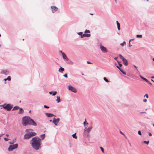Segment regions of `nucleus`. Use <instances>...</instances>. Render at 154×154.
Returning a JSON list of instances; mask_svg holds the SVG:
<instances>
[{
    "instance_id": "nucleus-22",
    "label": "nucleus",
    "mask_w": 154,
    "mask_h": 154,
    "mask_svg": "<svg viewBox=\"0 0 154 154\" xmlns=\"http://www.w3.org/2000/svg\"><path fill=\"white\" fill-rule=\"evenodd\" d=\"M24 111L22 108H20L19 110V113L20 114L23 112Z\"/></svg>"
},
{
    "instance_id": "nucleus-24",
    "label": "nucleus",
    "mask_w": 154,
    "mask_h": 154,
    "mask_svg": "<svg viewBox=\"0 0 154 154\" xmlns=\"http://www.w3.org/2000/svg\"><path fill=\"white\" fill-rule=\"evenodd\" d=\"M40 137L42 138V140H43L45 137V134H43L40 135Z\"/></svg>"
},
{
    "instance_id": "nucleus-12",
    "label": "nucleus",
    "mask_w": 154,
    "mask_h": 154,
    "mask_svg": "<svg viewBox=\"0 0 154 154\" xmlns=\"http://www.w3.org/2000/svg\"><path fill=\"white\" fill-rule=\"evenodd\" d=\"M59 119L57 118L56 120L52 121V122L54 123L56 125H57V124L59 122Z\"/></svg>"
},
{
    "instance_id": "nucleus-6",
    "label": "nucleus",
    "mask_w": 154,
    "mask_h": 154,
    "mask_svg": "<svg viewBox=\"0 0 154 154\" xmlns=\"http://www.w3.org/2000/svg\"><path fill=\"white\" fill-rule=\"evenodd\" d=\"M36 134V133L35 132H31L25 134L24 136V138L25 139H28L32 136H35Z\"/></svg>"
},
{
    "instance_id": "nucleus-60",
    "label": "nucleus",
    "mask_w": 154,
    "mask_h": 154,
    "mask_svg": "<svg viewBox=\"0 0 154 154\" xmlns=\"http://www.w3.org/2000/svg\"><path fill=\"white\" fill-rule=\"evenodd\" d=\"M91 14V15H93V14Z\"/></svg>"
},
{
    "instance_id": "nucleus-28",
    "label": "nucleus",
    "mask_w": 154,
    "mask_h": 154,
    "mask_svg": "<svg viewBox=\"0 0 154 154\" xmlns=\"http://www.w3.org/2000/svg\"><path fill=\"white\" fill-rule=\"evenodd\" d=\"M72 136V137L75 138L76 139L77 138V137L76 136V133H75V134H73Z\"/></svg>"
},
{
    "instance_id": "nucleus-14",
    "label": "nucleus",
    "mask_w": 154,
    "mask_h": 154,
    "mask_svg": "<svg viewBox=\"0 0 154 154\" xmlns=\"http://www.w3.org/2000/svg\"><path fill=\"white\" fill-rule=\"evenodd\" d=\"M46 115L48 117H51L52 116H55L53 114L51 113H46Z\"/></svg>"
},
{
    "instance_id": "nucleus-52",
    "label": "nucleus",
    "mask_w": 154,
    "mask_h": 154,
    "mask_svg": "<svg viewBox=\"0 0 154 154\" xmlns=\"http://www.w3.org/2000/svg\"><path fill=\"white\" fill-rule=\"evenodd\" d=\"M117 57H115V58H114V59H115V60H117Z\"/></svg>"
},
{
    "instance_id": "nucleus-1",
    "label": "nucleus",
    "mask_w": 154,
    "mask_h": 154,
    "mask_svg": "<svg viewBox=\"0 0 154 154\" xmlns=\"http://www.w3.org/2000/svg\"><path fill=\"white\" fill-rule=\"evenodd\" d=\"M22 124L23 126H26L28 125H32L34 126H37V124L29 116H25L22 119Z\"/></svg>"
},
{
    "instance_id": "nucleus-26",
    "label": "nucleus",
    "mask_w": 154,
    "mask_h": 154,
    "mask_svg": "<svg viewBox=\"0 0 154 154\" xmlns=\"http://www.w3.org/2000/svg\"><path fill=\"white\" fill-rule=\"evenodd\" d=\"M83 124L84 125V126L86 127V125H87L88 124V123L85 120V121L84 122Z\"/></svg>"
},
{
    "instance_id": "nucleus-11",
    "label": "nucleus",
    "mask_w": 154,
    "mask_h": 154,
    "mask_svg": "<svg viewBox=\"0 0 154 154\" xmlns=\"http://www.w3.org/2000/svg\"><path fill=\"white\" fill-rule=\"evenodd\" d=\"M1 74H5V75H7L9 74V72L6 70H3L1 72Z\"/></svg>"
},
{
    "instance_id": "nucleus-30",
    "label": "nucleus",
    "mask_w": 154,
    "mask_h": 154,
    "mask_svg": "<svg viewBox=\"0 0 154 154\" xmlns=\"http://www.w3.org/2000/svg\"><path fill=\"white\" fill-rule=\"evenodd\" d=\"M120 58L122 59V60H124L125 58L123 57L121 54H119V55Z\"/></svg>"
},
{
    "instance_id": "nucleus-15",
    "label": "nucleus",
    "mask_w": 154,
    "mask_h": 154,
    "mask_svg": "<svg viewBox=\"0 0 154 154\" xmlns=\"http://www.w3.org/2000/svg\"><path fill=\"white\" fill-rule=\"evenodd\" d=\"M123 62V64L125 66H127L128 64V62L127 60L125 59H124L122 60Z\"/></svg>"
},
{
    "instance_id": "nucleus-32",
    "label": "nucleus",
    "mask_w": 154,
    "mask_h": 154,
    "mask_svg": "<svg viewBox=\"0 0 154 154\" xmlns=\"http://www.w3.org/2000/svg\"><path fill=\"white\" fill-rule=\"evenodd\" d=\"M125 41H124L123 43H121V45L122 46H123L125 44Z\"/></svg>"
},
{
    "instance_id": "nucleus-49",
    "label": "nucleus",
    "mask_w": 154,
    "mask_h": 154,
    "mask_svg": "<svg viewBox=\"0 0 154 154\" xmlns=\"http://www.w3.org/2000/svg\"><path fill=\"white\" fill-rule=\"evenodd\" d=\"M147 82L150 84L151 85V83L150 82H149L148 81V82Z\"/></svg>"
},
{
    "instance_id": "nucleus-17",
    "label": "nucleus",
    "mask_w": 154,
    "mask_h": 154,
    "mask_svg": "<svg viewBox=\"0 0 154 154\" xmlns=\"http://www.w3.org/2000/svg\"><path fill=\"white\" fill-rule=\"evenodd\" d=\"M57 93V92L56 91H55V92H49V94H52V95L53 96H54Z\"/></svg>"
},
{
    "instance_id": "nucleus-39",
    "label": "nucleus",
    "mask_w": 154,
    "mask_h": 154,
    "mask_svg": "<svg viewBox=\"0 0 154 154\" xmlns=\"http://www.w3.org/2000/svg\"><path fill=\"white\" fill-rule=\"evenodd\" d=\"M63 76L64 77H66V78H67V74H65V75H63Z\"/></svg>"
},
{
    "instance_id": "nucleus-44",
    "label": "nucleus",
    "mask_w": 154,
    "mask_h": 154,
    "mask_svg": "<svg viewBox=\"0 0 154 154\" xmlns=\"http://www.w3.org/2000/svg\"><path fill=\"white\" fill-rule=\"evenodd\" d=\"M119 65L120 66V67L122 66V64L119 63Z\"/></svg>"
},
{
    "instance_id": "nucleus-25",
    "label": "nucleus",
    "mask_w": 154,
    "mask_h": 154,
    "mask_svg": "<svg viewBox=\"0 0 154 154\" xmlns=\"http://www.w3.org/2000/svg\"><path fill=\"white\" fill-rule=\"evenodd\" d=\"M149 140H148L147 141H144L143 142H142L141 143H145V144H146L147 145H148L149 143Z\"/></svg>"
},
{
    "instance_id": "nucleus-46",
    "label": "nucleus",
    "mask_w": 154,
    "mask_h": 154,
    "mask_svg": "<svg viewBox=\"0 0 154 154\" xmlns=\"http://www.w3.org/2000/svg\"><path fill=\"white\" fill-rule=\"evenodd\" d=\"M117 68H118V69L120 70H121V68H120L119 66H117Z\"/></svg>"
},
{
    "instance_id": "nucleus-62",
    "label": "nucleus",
    "mask_w": 154,
    "mask_h": 154,
    "mask_svg": "<svg viewBox=\"0 0 154 154\" xmlns=\"http://www.w3.org/2000/svg\"><path fill=\"white\" fill-rule=\"evenodd\" d=\"M31 112V110L29 111V112Z\"/></svg>"
},
{
    "instance_id": "nucleus-13",
    "label": "nucleus",
    "mask_w": 154,
    "mask_h": 154,
    "mask_svg": "<svg viewBox=\"0 0 154 154\" xmlns=\"http://www.w3.org/2000/svg\"><path fill=\"white\" fill-rule=\"evenodd\" d=\"M62 56L63 57V58L64 59L66 60H68V59L67 57L66 56L65 54L64 53H62Z\"/></svg>"
},
{
    "instance_id": "nucleus-27",
    "label": "nucleus",
    "mask_w": 154,
    "mask_h": 154,
    "mask_svg": "<svg viewBox=\"0 0 154 154\" xmlns=\"http://www.w3.org/2000/svg\"><path fill=\"white\" fill-rule=\"evenodd\" d=\"M57 99L56 100V101H57V103H59L60 101V97H57Z\"/></svg>"
},
{
    "instance_id": "nucleus-42",
    "label": "nucleus",
    "mask_w": 154,
    "mask_h": 154,
    "mask_svg": "<svg viewBox=\"0 0 154 154\" xmlns=\"http://www.w3.org/2000/svg\"><path fill=\"white\" fill-rule=\"evenodd\" d=\"M143 101L144 102H146L147 101V100L146 99H144L143 100Z\"/></svg>"
},
{
    "instance_id": "nucleus-40",
    "label": "nucleus",
    "mask_w": 154,
    "mask_h": 154,
    "mask_svg": "<svg viewBox=\"0 0 154 154\" xmlns=\"http://www.w3.org/2000/svg\"><path fill=\"white\" fill-rule=\"evenodd\" d=\"M87 63H88V64H93L92 63H91L89 61H87Z\"/></svg>"
},
{
    "instance_id": "nucleus-20",
    "label": "nucleus",
    "mask_w": 154,
    "mask_h": 154,
    "mask_svg": "<svg viewBox=\"0 0 154 154\" xmlns=\"http://www.w3.org/2000/svg\"><path fill=\"white\" fill-rule=\"evenodd\" d=\"M19 108V107L18 106H15L13 109L12 110H16L17 109H18Z\"/></svg>"
},
{
    "instance_id": "nucleus-18",
    "label": "nucleus",
    "mask_w": 154,
    "mask_h": 154,
    "mask_svg": "<svg viewBox=\"0 0 154 154\" xmlns=\"http://www.w3.org/2000/svg\"><path fill=\"white\" fill-rule=\"evenodd\" d=\"M64 69L63 68L60 67L59 69V71L60 72H63L64 71Z\"/></svg>"
},
{
    "instance_id": "nucleus-8",
    "label": "nucleus",
    "mask_w": 154,
    "mask_h": 154,
    "mask_svg": "<svg viewBox=\"0 0 154 154\" xmlns=\"http://www.w3.org/2000/svg\"><path fill=\"white\" fill-rule=\"evenodd\" d=\"M100 48L101 51L104 52H107V51L106 48L102 46L101 44L100 45Z\"/></svg>"
},
{
    "instance_id": "nucleus-57",
    "label": "nucleus",
    "mask_w": 154,
    "mask_h": 154,
    "mask_svg": "<svg viewBox=\"0 0 154 154\" xmlns=\"http://www.w3.org/2000/svg\"><path fill=\"white\" fill-rule=\"evenodd\" d=\"M152 60L154 61V57L153 58Z\"/></svg>"
},
{
    "instance_id": "nucleus-59",
    "label": "nucleus",
    "mask_w": 154,
    "mask_h": 154,
    "mask_svg": "<svg viewBox=\"0 0 154 154\" xmlns=\"http://www.w3.org/2000/svg\"><path fill=\"white\" fill-rule=\"evenodd\" d=\"M115 1L116 2L117 0H115Z\"/></svg>"
},
{
    "instance_id": "nucleus-53",
    "label": "nucleus",
    "mask_w": 154,
    "mask_h": 154,
    "mask_svg": "<svg viewBox=\"0 0 154 154\" xmlns=\"http://www.w3.org/2000/svg\"><path fill=\"white\" fill-rule=\"evenodd\" d=\"M60 52H61V53H62H62H63V52H62V51H60Z\"/></svg>"
},
{
    "instance_id": "nucleus-43",
    "label": "nucleus",
    "mask_w": 154,
    "mask_h": 154,
    "mask_svg": "<svg viewBox=\"0 0 154 154\" xmlns=\"http://www.w3.org/2000/svg\"><path fill=\"white\" fill-rule=\"evenodd\" d=\"M57 119H56L55 117L53 119V121H55Z\"/></svg>"
},
{
    "instance_id": "nucleus-50",
    "label": "nucleus",
    "mask_w": 154,
    "mask_h": 154,
    "mask_svg": "<svg viewBox=\"0 0 154 154\" xmlns=\"http://www.w3.org/2000/svg\"><path fill=\"white\" fill-rule=\"evenodd\" d=\"M120 133H121V134H123V135H124V134L122 133V131H120Z\"/></svg>"
},
{
    "instance_id": "nucleus-64",
    "label": "nucleus",
    "mask_w": 154,
    "mask_h": 154,
    "mask_svg": "<svg viewBox=\"0 0 154 154\" xmlns=\"http://www.w3.org/2000/svg\"><path fill=\"white\" fill-rule=\"evenodd\" d=\"M153 127H154V124H153Z\"/></svg>"
},
{
    "instance_id": "nucleus-63",
    "label": "nucleus",
    "mask_w": 154,
    "mask_h": 154,
    "mask_svg": "<svg viewBox=\"0 0 154 154\" xmlns=\"http://www.w3.org/2000/svg\"><path fill=\"white\" fill-rule=\"evenodd\" d=\"M1 35L0 34V37L1 36Z\"/></svg>"
},
{
    "instance_id": "nucleus-58",
    "label": "nucleus",
    "mask_w": 154,
    "mask_h": 154,
    "mask_svg": "<svg viewBox=\"0 0 154 154\" xmlns=\"http://www.w3.org/2000/svg\"><path fill=\"white\" fill-rule=\"evenodd\" d=\"M50 122H51L52 121V120H50Z\"/></svg>"
},
{
    "instance_id": "nucleus-51",
    "label": "nucleus",
    "mask_w": 154,
    "mask_h": 154,
    "mask_svg": "<svg viewBox=\"0 0 154 154\" xmlns=\"http://www.w3.org/2000/svg\"><path fill=\"white\" fill-rule=\"evenodd\" d=\"M7 80V79H4V81H6Z\"/></svg>"
},
{
    "instance_id": "nucleus-56",
    "label": "nucleus",
    "mask_w": 154,
    "mask_h": 154,
    "mask_svg": "<svg viewBox=\"0 0 154 154\" xmlns=\"http://www.w3.org/2000/svg\"><path fill=\"white\" fill-rule=\"evenodd\" d=\"M151 81H152L153 82H154V81L153 80L151 79Z\"/></svg>"
},
{
    "instance_id": "nucleus-19",
    "label": "nucleus",
    "mask_w": 154,
    "mask_h": 154,
    "mask_svg": "<svg viewBox=\"0 0 154 154\" xmlns=\"http://www.w3.org/2000/svg\"><path fill=\"white\" fill-rule=\"evenodd\" d=\"M140 77L143 79L146 82H148V80L146 79V78H143L142 76L141 75L140 76Z\"/></svg>"
},
{
    "instance_id": "nucleus-55",
    "label": "nucleus",
    "mask_w": 154,
    "mask_h": 154,
    "mask_svg": "<svg viewBox=\"0 0 154 154\" xmlns=\"http://www.w3.org/2000/svg\"><path fill=\"white\" fill-rule=\"evenodd\" d=\"M151 78H154V77H153V76H152V77H151Z\"/></svg>"
},
{
    "instance_id": "nucleus-33",
    "label": "nucleus",
    "mask_w": 154,
    "mask_h": 154,
    "mask_svg": "<svg viewBox=\"0 0 154 154\" xmlns=\"http://www.w3.org/2000/svg\"><path fill=\"white\" fill-rule=\"evenodd\" d=\"M100 148L101 149L102 152L104 153V149L102 147H100Z\"/></svg>"
},
{
    "instance_id": "nucleus-48",
    "label": "nucleus",
    "mask_w": 154,
    "mask_h": 154,
    "mask_svg": "<svg viewBox=\"0 0 154 154\" xmlns=\"http://www.w3.org/2000/svg\"><path fill=\"white\" fill-rule=\"evenodd\" d=\"M134 67H135V68L137 69V70H137V66H135V65H134Z\"/></svg>"
},
{
    "instance_id": "nucleus-10",
    "label": "nucleus",
    "mask_w": 154,
    "mask_h": 154,
    "mask_svg": "<svg viewBox=\"0 0 154 154\" xmlns=\"http://www.w3.org/2000/svg\"><path fill=\"white\" fill-rule=\"evenodd\" d=\"M51 8L52 9V12L54 13L57 10V7L54 6H51Z\"/></svg>"
},
{
    "instance_id": "nucleus-3",
    "label": "nucleus",
    "mask_w": 154,
    "mask_h": 154,
    "mask_svg": "<svg viewBox=\"0 0 154 154\" xmlns=\"http://www.w3.org/2000/svg\"><path fill=\"white\" fill-rule=\"evenodd\" d=\"M90 31L89 30H86L85 31V33L82 35L83 33L82 32H80L78 33V34L81 35V38H83L84 37H88L91 36V34H87L90 33Z\"/></svg>"
},
{
    "instance_id": "nucleus-4",
    "label": "nucleus",
    "mask_w": 154,
    "mask_h": 154,
    "mask_svg": "<svg viewBox=\"0 0 154 154\" xmlns=\"http://www.w3.org/2000/svg\"><path fill=\"white\" fill-rule=\"evenodd\" d=\"M2 106L5 110L8 111H10L13 108V106L10 104L5 103L2 105Z\"/></svg>"
},
{
    "instance_id": "nucleus-35",
    "label": "nucleus",
    "mask_w": 154,
    "mask_h": 154,
    "mask_svg": "<svg viewBox=\"0 0 154 154\" xmlns=\"http://www.w3.org/2000/svg\"><path fill=\"white\" fill-rule=\"evenodd\" d=\"M136 37L137 38H141L142 37V35H136Z\"/></svg>"
},
{
    "instance_id": "nucleus-21",
    "label": "nucleus",
    "mask_w": 154,
    "mask_h": 154,
    "mask_svg": "<svg viewBox=\"0 0 154 154\" xmlns=\"http://www.w3.org/2000/svg\"><path fill=\"white\" fill-rule=\"evenodd\" d=\"M16 140H14L12 141L9 142L8 143L11 144H13L15 142Z\"/></svg>"
},
{
    "instance_id": "nucleus-16",
    "label": "nucleus",
    "mask_w": 154,
    "mask_h": 154,
    "mask_svg": "<svg viewBox=\"0 0 154 154\" xmlns=\"http://www.w3.org/2000/svg\"><path fill=\"white\" fill-rule=\"evenodd\" d=\"M116 23L118 29L119 30L120 29V23H119L118 21H116Z\"/></svg>"
},
{
    "instance_id": "nucleus-23",
    "label": "nucleus",
    "mask_w": 154,
    "mask_h": 154,
    "mask_svg": "<svg viewBox=\"0 0 154 154\" xmlns=\"http://www.w3.org/2000/svg\"><path fill=\"white\" fill-rule=\"evenodd\" d=\"M33 131L32 129H27L26 130L25 132H26L27 133V132H28L30 131Z\"/></svg>"
},
{
    "instance_id": "nucleus-36",
    "label": "nucleus",
    "mask_w": 154,
    "mask_h": 154,
    "mask_svg": "<svg viewBox=\"0 0 154 154\" xmlns=\"http://www.w3.org/2000/svg\"><path fill=\"white\" fill-rule=\"evenodd\" d=\"M138 134L140 135H141V132L140 131H138Z\"/></svg>"
},
{
    "instance_id": "nucleus-54",
    "label": "nucleus",
    "mask_w": 154,
    "mask_h": 154,
    "mask_svg": "<svg viewBox=\"0 0 154 154\" xmlns=\"http://www.w3.org/2000/svg\"><path fill=\"white\" fill-rule=\"evenodd\" d=\"M6 136L7 137H8V136H9V135H8V134H6Z\"/></svg>"
},
{
    "instance_id": "nucleus-31",
    "label": "nucleus",
    "mask_w": 154,
    "mask_h": 154,
    "mask_svg": "<svg viewBox=\"0 0 154 154\" xmlns=\"http://www.w3.org/2000/svg\"><path fill=\"white\" fill-rule=\"evenodd\" d=\"M120 71L124 75L126 74V72H124L123 70L121 69L120 70Z\"/></svg>"
},
{
    "instance_id": "nucleus-41",
    "label": "nucleus",
    "mask_w": 154,
    "mask_h": 154,
    "mask_svg": "<svg viewBox=\"0 0 154 154\" xmlns=\"http://www.w3.org/2000/svg\"><path fill=\"white\" fill-rule=\"evenodd\" d=\"M131 40H130L129 41V42L131 41ZM129 46L130 47H131L132 46V45L130 44V42L129 43Z\"/></svg>"
},
{
    "instance_id": "nucleus-47",
    "label": "nucleus",
    "mask_w": 154,
    "mask_h": 154,
    "mask_svg": "<svg viewBox=\"0 0 154 154\" xmlns=\"http://www.w3.org/2000/svg\"><path fill=\"white\" fill-rule=\"evenodd\" d=\"M149 136H152V134L150 133H149Z\"/></svg>"
},
{
    "instance_id": "nucleus-38",
    "label": "nucleus",
    "mask_w": 154,
    "mask_h": 154,
    "mask_svg": "<svg viewBox=\"0 0 154 154\" xmlns=\"http://www.w3.org/2000/svg\"><path fill=\"white\" fill-rule=\"evenodd\" d=\"M44 107L46 108H49V107L46 106V105H44Z\"/></svg>"
},
{
    "instance_id": "nucleus-2",
    "label": "nucleus",
    "mask_w": 154,
    "mask_h": 154,
    "mask_svg": "<svg viewBox=\"0 0 154 154\" xmlns=\"http://www.w3.org/2000/svg\"><path fill=\"white\" fill-rule=\"evenodd\" d=\"M31 145L32 147L36 150L39 149L40 146V140L37 137H35L32 139L31 140Z\"/></svg>"
},
{
    "instance_id": "nucleus-45",
    "label": "nucleus",
    "mask_w": 154,
    "mask_h": 154,
    "mask_svg": "<svg viewBox=\"0 0 154 154\" xmlns=\"http://www.w3.org/2000/svg\"><path fill=\"white\" fill-rule=\"evenodd\" d=\"M144 96H148V94H146Z\"/></svg>"
},
{
    "instance_id": "nucleus-5",
    "label": "nucleus",
    "mask_w": 154,
    "mask_h": 154,
    "mask_svg": "<svg viewBox=\"0 0 154 154\" xmlns=\"http://www.w3.org/2000/svg\"><path fill=\"white\" fill-rule=\"evenodd\" d=\"M92 129V127H89L88 128H85L84 129V134L85 136L87 137H89L90 136L89 134V132Z\"/></svg>"
},
{
    "instance_id": "nucleus-37",
    "label": "nucleus",
    "mask_w": 154,
    "mask_h": 154,
    "mask_svg": "<svg viewBox=\"0 0 154 154\" xmlns=\"http://www.w3.org/2000/svg\"><path fill=\"white\" fill-rule=\"evenodd\" d=\"M4 140L5 141H7L9 139L6 138H5Z\"/></svg>"
},
{
    "instance_id": "nucleus-34",
    "label": "nucleus",
    "mask_w": 154,
    "mask_h": 154,
    "mask_svg": "<svg viewBox=\"0 0 154 154\" xmlns=\"http://www.w3.org/2000/svg\"><path fill=\"white\" fill-rule=\"evenodd\" d=\"M11 77L10 76H8L7 78V80L8 81H11Z\"/></svg>"
},
{
    "instance_id": "nucleus-7",
    "label": "nucleus",
    "mask_w": 154,
    "mask_h": 154,
    "mask_svg": "<svg viewBox=\"0 0 154 154\" xmlns=\"http://www.w3.org/2000/svg\"><path fill=\"white\" fill-rule=\"evenodd\" d=\"M18 147V144L16 143L13 145H10L8 148L9 151H12L14 149H17Z\"/></svg>"
},
{
    "instance_id": "nucleus-9",
    "label": "nucleus",
    "mask_w": 154,
    "mask_h": 154,
    "mask_svg": "<svg viewBox=\"0 0 154 154\" xmlns=\"http://www.w3.org/2000/svg\"><path fill=\"white\" fill-rule=\"evenodd\" d=\"M69 89L74 92H76V89L75 88L71 86H69Z\"/></svg>"
},
{
    "instance_id": "nucleus-61",
    "label": "nucleus",
    "mask_w": 154,
    "mask_h": 154,
    "mask_svg": "<svg viewBox=\"0 0 154 154\" xmlns=\"http://www.w3.org/2000/svg\"><path fill=\"white\" fill-rule=\"evenodd\" d=\"M19 102H20H20H21V100H20Z\"/></svg>"
},
{
    "instance_id": "nucleus-29",
    "label": "nucleus",
    "mask_w": 154,
    "mask_h": 154,
    "mask_svg": "<svg viewBox=\"0 0 154 154\" xmlns=\"http://www.w3.org/2000/svg\"><path fill=\"white\" fill-rule=\"evenodd\" d=\"M104 80L107 82H109V80L105 77L103 78Z\"/></svg>"
}]
</instances>
